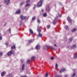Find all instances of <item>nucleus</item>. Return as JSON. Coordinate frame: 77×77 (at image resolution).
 Masks as SVG:
<instances>
[{
	"instance_id": "f257e3e1",
	"label": "nucleus",
	"mask_w": 77,
	"mask_h": 77,
	"mask_svg": "<svg viewBox=\"0 0 77 77\" xmlns=\"http://www.w3.org/2000/svg\"><path fill=\"white\" fill-rule=\"evenodd\" d=\"M41 27L40 26H37V31L39 33V34L38 35V37H42V34H41Z\"/></svg>"
},
{
	"instance_id": "f03ea898",
	"label": "nucleus",
	"mask_w": 77,
	"mask_h": 77,
	"mask_svg": "<svg viewBox=\"0 0 77 77\" xmlns=\"http://www.w3.org/2000/svg\"><path fill=\"white\" fill-rule=\"evenodd\" d=\"M42 5V0H40L37 4V7H41Z\"/></svg>"
},
{
	"instance_id": "7ed1b4c3",
	"label": "nucleus",
	"mask_w": 77,
	"mask_h": 77,
	"mask_svg": "<svg viewBox=\"0 0 77 77\" xmlns=\"http://www.w3.org/2000/svg\"><path fill=\"white\" fill-rule=\"evenodd\" d=\"M20 18L22 20H24L26 18V16H24L23 15H21L20 16Z\"/></svg>"
},
{
	"instance_id": "20e7f679",
	"label": "nucleus",
	"mask_w": 77,
	"mask_h": 77,
	"mask_svg": "<svg viewBox=\"0 0 77 77\" xmlns=\"http://www.w3.org/2000/svg\"><path fill=\"white\" fill-rule=\"evenodd\" d=\"M12 53H13V52H12V50H11L8 53L7 55L9 56H11V54H12Z\"/></svg>"
},
{
	"instance_id": "39448f33",
	"label": "nucleus",
	"mask_w": 77,
	"mask_h": 77,
	"mask_svg": "<svg viewBox=\"0 0 77 77\" xmlns=\"http://www.w3.org/2000/svg\"><path fill=\"white\" fill-rule=\"evenodd\" d=\"M66 71V69L65 68H62L60 70V73H62L63 72H64Z\"/></svg>"
},
{
	"instance_id": "423d86ee",
	"label": "nucleus",
	"mask_w": 77,
	"mask_h": 77,
	"mask_svg": "<svg viewBox=\"0 0 77 77\" xmlns=\"http://www.w3.org/2000/svg\"><path fill=\"white\" fill-rule=\"evenodd\" d=\"M9 2H10V0H5V5H8L9 3Z\"/></svg>"
},
{
	"instance_id": "0eeeda50",
	"label": "nucleus",
	"mask_w": 77,
	"mask_h": 77,
	"mask_svg": "<svg viewBox=\"0 0 77 77\" xmlns=\"http://www.w3.org/2000/svg\"><path fill=\"white\" fill-rule=\"evenodd\" d=\"M41 48V46H40V45H37L36 47H35V49L36 50H39Z\"/></svg>"
},
{
	"instance_id": "6e6552de",
	"label": "nucleus",
	"mask_w": 77,
	"mask_h": 77,
	"mask_svg": "<svg viewBox=\"0 0 77 77\" xmlns=\"http://www.w3.org/2000/svg\"><path fill=\"white\" fill-rule=\"evenodd\" d=\"M44 48L45 50H48V48H49V46L48 45L44 46Z\"/></svg>"
},
{
	"instance_id": "1a4fd4ad",
	"label": "nucleus",
	"mask_w": 77,
	"mask_h": 77,
	"mask_svg": "<svg viewBox=\"0 0 77 77\" xmlns=\"http://www.w3.org/2000/svg\"><path fill=\"white\" fill-rule=\"evenodd\" d=\"M6 74V72H3L1 73V76L2 77H3Z\"/></svg>"
},
{
	"instance_id": "9d476101",
	"label": "nucleus",
	"mask_w": 77,
	"mask_h": 77,
	"mask_svg": "<svg viewBox=\"0 0 77 77\" xmlns=\"http://www.w3.org/2000/svg\"><path fill=\"white\" fill-rule=\"evenodd\" d=\"M67 20H68L69 22V23H71V21H72V20H71V18H70V17H67Z\"/></svg>"
},
{
	"instance_id": "9b49d317",
	"label": "nucleus",
	"mask_w": 77,
	"mask_h": 77,
	"mask_svg": "<svg viewBox=\"0 0 77 77\" xmlns=\"http://www.w3.org/2000/svg\"><path fill=\"white\" fill-rule=\"evenodd\" d=\"M76 47H77L76 45H72V46L71 47V48H73V49H74V48H75Z\"/></svg>"
},
{
	"instance_id": "f8f14e48",
	"label": "nucleus",
	"mask_w": 77,
	"mask_h": 77,
	"mask_svg": "<svg viewBox=\"0 0 77 77\" xmlns=\"http://www.w3.org/2000/svg\"><path fill=\"white\" fill-rule=\"evenodd\" d=\"M25 66V65L23 64L22 66V71H24V67Z\"/></svg>"
},
{
	"instance_id": "ddd939ff",
	"label": "nucleus",
	"mask_w": 77,
	"mask_h": 77,
	"mask_svg": "<svg viewBox=\"0 0 77 77\" xmlns=\"http://www.w3.org/2000/svg\"><path fill=\"white\" fill-rule=\"evenodd\" d=\"M77 30V28H75L73 29L72 30V32H75Z\"/></svg>"
},
{
	"instance_id": "4468645a",
	"label": "nucleus",
	"mask_w": 77,
	"mask_h": 77,
	"mask_svg": "<svg viewBox=\"0 0 77 77\" xmlns=\"http://www.w3.org/2000/svg\"><path fill=\"white\" fill-rule=\"evenodd\" d=\"M56 23V18H55L54 20V21L53 22V24H55Z\"/></svg>"
},
{
	"instance_id": "2eb2a0df",
	"label": "nucleus",
	"mask_w": 77,
	"mask_h": 77,
	"mask_svg": "<svg viewBox=\"0 0 77 77\" xmlns=\"http://www.w3.org/2000/svg\"><path fill=\"white\" fill-rule=\"evenodd\" d=\"M29 30L31 34H32V35L33 34V31L32 29H29Z\"/></svg>"
},
{
	"instance_id": "dca6fc26",
	"label": "nucleus",
	"mask_w": 77,
	"mask_h": 77,
	"mask_svg": "<svg viewBox=\"0 0 77 77\" xmlns=\"http://www.w3.org/2000/svg\"><path fill=\"white\" fill-rule=\"evenodd\" d=\"M16 14H20V10H17L16 12Z\"/></svg>"
},
{
	"instance_id": "f3484780",
	"label": "nucleus",
	"mask_w": 77,
	"mask_h": 77,
	"mask_svg": "<svg viewBox=\"0 0 77 77\" xmlns=\"http://www.w3.org/2000/svg\"><path fill=\"white\" fill-rule=\"evenodd\" d=\"M37 22L38 23H41V20L39 18H37Z\"/></svg>"
},
{
	"instance_id": "a211bd4d",
	"label": "nucleus",
	"mask_w": 77,
	"mask_h": 77,
	"mask_svg": "<svg viewBox=\"0 0 77 77\" xmlns=\"http://www.w3.org/2000/svg\"><path fill=\"white\" fill-rule=\"evenodd\" d=\"M75 75H76V73H73V75H71V77H74L75 76Z\"/></svg>"
},
{
	"instance_id": "6ab92c4d",
	"label": "nucleus",
	"mask_w": 77,
	"mask_h": 77,
	"mask_svg": "<svg viewBox=\"0 0 77 77\" xmlns=\"http://www.w3.org/2000/svg\"><path fill=\"white\" fill-rule=\"evenodd\" d=\"M34 41V40H31L29 41L28 43L29 44H30V43H32V42Z\"/></svg>"
},
{
	"instance_id": "aec40b11",
	"label": "nucleus",
	"mask_w": 77,
	"mask_h": 77,
	"mask_svg": "<svg viewBox=\"0 0 77 77\" xmlns=\"http://www.w3.org/2000/svg\"><path fill=\"white\" fill-rule=\"evenodd\" d=\"M15 45H13L11 47V48L12 49H15Z\"/></svg>"
},
{
	"instance_id": "412c9836",
	"label": "nucleus",
	"mask_w": 77,
	"mask_h": 77,
	"mask_svg": "<svg viewBox=\"0 0 77 77\" xmlns=\"http://www.w3.org/2000/svg\"><path fill=\"white\" fill-rule=\"evenodd\" d=\"M46 9L47 11H48L50 9V7H49V6L48 5L46 7Z\"/></svg>"
},
{
	"instance_id": "4be33fe9",
	"label": "nucleus",
	"mask_w": 77,
	"mask_h": 77,
	"mask_svg": "<svg viewBox=\"0 0 77 77\" xmlns=\"http://www.w3.org/2000/svg\"><path fill=\"white\" fill-rule=\"evenodd\" d=\"M72 40V38H70L69 39V42H71Z\"/></svg>"
},
{
	"instance_id": "5701e85b",
	"label": "nucleus",
	"mask_w": 77,
	"mask_h": 77,
	"mask_svg": "<svg viewBox=\"0 0 77 77\" xmlns=\"http://www.w3.org/2000/svg\"><path fill=\"white\" fill-rule=\"evenodd\" d=\"M50 48H51V49H52L54 50H56V49H55V48H53L52 46H50Z\"/></svg>"
},
{
	"instance_id": "b1692460",
	"label": "nucleus",
	"mask_w": 77,
	"mask_h": 77,
	"mask_svg": "<svg viewBox=\"0 0 77 77\" xmlns=\"http://www.w3.org/2000/svg\"><path fill=\"white\" fill-rule=\"evenodd\" d=\"M30 60H28L26 61V63H30Z\"/></svg>"
},
{
	"instance_id": "393cba45",
	"label": "nucleus",
	"mask_w": 77,
	"mask_h": 77,
	"mask_svg": "<svg viewBox=\"0 0 77 77\" xmlns=\"http://www.w3.org/2000/svg\"><path fill=\"white\" fill-rule=\"evenodd\" d=\"M55 68L56 69H57V68H58V64L57 63H56L55 65Z\"/></svg>"
},
{
	"instance_id": "a878e982",
	"label": "nucleus",
	"mask_w": 77,
	"mask_h": 77,
	"mask_svg": "<svg viewBox=\"0 0 77 77\" xmlns=\"http://www.w3.org/2000/svg\"><path fill=\"white\" fill-rule=\"evenodd\" d=\"M25 3V2H22L20 4V6H22V5H24V4Z\"/></svg>"
},
{
	"instance_id": "bb28decb",
	"label": "nucleus",
	"mask_w": 77,
	"mask_h": 77,
	"mask_svg": "<svg viewBox=\"0 0 77 77\" xmlns=\"http://www.w3.org/2000/svg\"><path fill=\"white\" fill-rule=\"evenodd\" d=\"M6 77H13V76H12V75H11V74H9L8 75H7Z\"/></svg>"
},
{
	"instance_id": "cd10ccee",
	"label": "nucleus",
	"mask_w": 77,
	"mask_h": 77,
	"mask_svg": "<svg viewBox=\"0 0 77 77\" xmlns=\"http://www.w3.org/2000/svg\"><path fill=\"white\" fill-rule=\"evenodd\" d=\"M25 7H27V6H29L30 7V4H27L25 5Z\"/></svg>"
},
{
	"instance_id": "c85d7f7f",
	"label": "nucleus",
	"mask_w": 77,
	"mask_h": 77,
	"mask_svg": "<svg viewBox=\"0 0 77 77\" xmlns=\"http://www.w3.org/2000/svg\"><path fill=\"white\" fill-rule=\"evenodd\" d=\"M35 19H36V17L35 16H34L32 18V20H35Z\"/></svg>"
},
{
	"instance_id": "c756f323",
	"label": "nucleus",
	"mask_w": 77,
	"mask_h": 77,
	"mask_svg": "<svg viewBox=\"0 0 77 77\" xmlns=\"http://www.w3.org/2000/svg\"><path fill=\"white\" fill-rule=\"evenodd\" d=\"M43 17H45L47 16V14H46V13H44L43 14Z\"/></svg>"
},
{
	"instance_id": "7c9ffc66",
	"label": "nucleus",
	"mask_w": 77,
	"mask_h": 77,
	"mask_svg": "<svg viewBox=\"0 0 77 77\" xmlns=\"http://www.w3.org/2000/svg\"><path fill=\"white\" fill-rule=\"evenodd\" d=\"M65 28L66 29H68V26H65Z\"/></svg>"
},
{
	"instance_id": "2f4dec72",
	"label": "nucleus",
	"mask_w": 77,
	"mask_h": 77,
	"mask_svg": "<svg viewBox=\"0 0 77 77\" xmlns=\"http://www.w3.org/2000/svg\"><path fill=\"white\" fill-rule=\"evenodd\" d=\"M8 31H9V33H11V28H10L8 29Z\"/></svg>"
},
{
	"instance_id": "473e14b6",
	"label": "nucleus",
	"mask_w": 77,
	"mask_h": 77,
	"mask_svg": "<svg viewBox=\"0 0 77 77\" xmlns=\"http://www.w3.org/2000/svg\"><path fill=\"white\" fill-rule=\"evenodd\" d=\"M31 59L32 60H35V57H32Z\"/></svg>"
},
{
	"instance_id": "72a5a7b5",
	"label": "nucleus",
	"mask_w": 77,
	"mask_h": 77,
	"mask_svg": "<svg viewBox=\"0 0 77 77\" xmlns=\"http://www.w3.org/2000/svg\"><path fill=\"white\" fill-rule=\"evenodd\" d=\"M20 61L21 63H23L24 62V60L23 59H21Z\"/></svg>"
},
{
	"instance_id": "f704fd0d",
	"label": "nucleus",
	"mask_w": 77,
	"mask_h": 77,
	"mask_svg": "<svg viewBox=\"0 0 77 77\" xmlns=\"http://www.w3.org/2000/svg\"><path fill=\"white\" fill-rule=\"evenodd\" d=\"M30 2V0H28L26 1V3H29Z\"/></svg>"
},
{
	"instance_id": "c9c22d12",
	"label": "nucleus",
	"mask_w": 77,
	"mask_h": 77,
	"mask_svg": "<svg viewBox=\"0 0 77 77\" xmlns=\"http://www.w3.org/2000/svg\"><path fill=\"white\" fill-rule=\"evenodd\" d=\"M45 77H48V74H47V73H46L45 76Z\"/></svg>"
},
{
	"instance_id": "e433bc0d",
	"label": "nucleus",
	"mask_w": 77,
	"mask_h": 77,
	"mask_svg": "<svg viewBox=\"0 0 77 77\" xmlns=\"http://www.w3.org/2000/svg\"><path fill=\"white\" fill-rule=\"evenodd\" d=\"M3 56V53L2 52L0 53V56Z\"/></svg>"
},
{
	"instance_id": "4c0bfd02",
	"label": "nucleus",
	"mask_w": 77,
	"mask_h": 77,
	"mask_svg": "<svg viewBox=\"0 0 77 77\" xmlns=\"http://www.w3.org/2000/svg\"><path fill=\"white\" fill-rule=\"evenodd\" d=\"M50 27V25H48L47 26V28H48V29H49Z\"/></svg>"
},
{
	"instance_id": "58836bf2",
	"label": "nucleus",
	"mask_w": 77,
	"mask_h": 77,
	"mask_svg": "<svg viewBox=\"0 0 77 77\" xmlns=\"http://www.w3.org/2000/svg\"><path fill=\"white\" fill-rule=\"evenodd\" d=\"M36 7V5H35L34 7L33 8V9H35V8Z\"/></svg>"
},
{
	"instance_id": "ea45409f",
	"label": "nucleus",
	"mask_w": 77,
	"mask_h": 77,
	"mask_svg": "<svg viewBox=\"0 0 77 77\" xmlns=\"http://www.w3.org/2000/svg\"><path fill=\"white\" fill-rule=\"evenodd\" d=\"M0 39L1 40H2V36H1L0 34Z\"/></svg>"
},
{
	"instance_id": "a19ab883",
	"label": "nucleus",
	"mask_w": 77,
	"mask_h": 77,
	"mask_svg": "<svg viewBox=\"0 0 77 77\" xmlns=\"http://www.w3.org/2000/svg\"><path fill=\"white\" fill-rule=\"evenodd\" d=\"M51 60H54V57H51Z\"/></svg>"
},
{
	"instance_id": "79ce46f5",
	"label": "nucleus",
	"mask_w": 77,
	"mask_h": 77,
	"mask_svg": "<svg viewBox=\"0 0 77 77\" xmlns=\"http://www.w3.org/2000/svg\"><path fill=\"white\" fill-rule=\"evenodd\" d=\"M59 17H62V15L61 14H59Z\"/></svg>"
},
{
	"instance_id": "37998d69",
	"label": "nucleus",
	"mask_w": 77,
	"mask_h": 77,
	"mask_svg": "<svg viewBox=\"0 0 77 77\" xmlns=\"http://www.w3.org/2000/svg\"><path fill=\"white\" fill-rule=\"evenodd\" d=\"M68 77V75H65L64 76V77Z\"/></svg>"
},
{
	"instance_id": "c03bdc74",
	"label": "nucleus",
	"mask_w": 77,
	"mask_h": 77,
	"mask_svg": "<svg viewBox=\"0 0 77 77\" xmlns=\"http://www.w3.org/2000/svg\"><path fill=\"white\" fill-rule=\"evenodd\" d=\"M5 44L6 45V46H7V45H8V44L6 43H5Z\"/></svg>"
},
{
	"instance_id": "a18cd8bd",
	"label": "nucleus",
	"mask_w": 77,
	"mask_h": 77,
	"mask_svg": "<svg viewBox=\"0 0 77 77\" xmlns=\"http://www.w3.org/2000/svg\"><path fill=\"white\" fill-rule=\"evenodd\" d=\"M21 77H27L26 76H21Z\"/></svg>"
},
{
	"instance_id": "49530a36",
	"label": "nucleus",
	"mask_w": 77,
	"mask_h": 77,
	"mask_svg": "<svg viewBox=\"0 0 77 77\" xmlns=\"http://www.w3.org/2000/svg\"><path fill=\"white\" fill-rule=\"evenodd\" d=\"M42 12H44V9H42Z\"/></svg>"
},
{
	"instance_id": "de8ad7c7",
	"label": "nucleus",
	"mask_w": 77,
	"mask_h": 77,
	"mask_svg": "<svg viewBox=\"0 0 77 77\" xmlns=\"http://www.w3.org/2000/svg\"><path fill=\"white\" fill-rule=\"evenodd\" d=\"M54 46H55V47H56V46H57V45H56V44H54Z\"/></svg>"
},
{
	"instance_id": "09e8293b",
	"label": "nucleus",
	"mask_w": 77,
	"mask_h": 77,
	"mask_svg": "<svg viewBox=\"0 0 77 77\" xmlns=\"http://www.w3.org/2000/svg\"><path fill=\"white\" fill-rule=\"evenodd\" d=\"M73 71H75V69H74L73 70Z\"/></svg>"
},
{
	"instance_id": "8fccbe9b",
	"label": "nucleus",
	"mask_w": 77,
	"mask_h": 77,
	"mask_svg": "<svg viewBox=\"0 0 77 77\" xmlns=\"http://www.w3.org/2000/svg\"><path fill=\"white\" fill-rule=\"evenodd\" d=\"M69 48V47L68 46H67V48Z\"/></svg>"
},
{
	"instance_id": "3c124183",
	"label": "nucleus",
	"mask_w": 77,
	"mask_h": 77,
	"mask_svg": "<svg viewBox=\"0 0 77 77\" xmlns=\"http://www.w3.org/2000/svg\"><path fill=\"white\" fill-rule=\"evenodd\" d=\"M45 28V30H46V29H45V27L44 28Z\"/></svg>"
},
{
	"instance_id": "603ef678",
	"label": "nucleus",
	"mask_w": 77,
	"mask_h": 77,
	"mask_svg": "<svg viewBox=\"0 0 77 77\" xmlns=\"http://www.w3.org/2000/svg\"><path fill=\"white\" fill-rule=\"evenodd\" d=\"M22 23L21 24H20V26H21V25H22Z\"/></svg>"
},
{
	"instance_id": "864d4df0",
	"label": "nucleus",
	"mask_w": 77,
	"mask_h": 77,
	"mask_svg": "<svg viewBox=\"0 0 77 77\" xmlns=\"http://www.w3.org/2000/svg\"><path fill=\"white\" fill-rule=\"evenodd\" d=\"M6 24L5 23V25L6 26Z\"/></svg>"
},
{
	"instance_id": "5fc2aeb1",
	"label": "nucleus",
	"mask_w": 77,
	"mask_h": 77,
	"mask_svg": "<svg viewBox=\"0 0 77 77\" xmlns=\"http://www.w3.org/2000/svg\"><path fill=\"white\" fill-rule=\"evenodd\" d=\"M20 12H21V11H20Z\"/></svg>"
},
{
	"instance_id": "6e6d98bb",
	"label": "nucleus",
	"mask_w": 77,
	"mask_h": 77,
	"mask_svg": "<svg viewBox=\"0 0 77 77\" xmlns=\"http://www.w3.org/2000/svg\"><path fill=\"white\" fill-rule=\"evenodd\" d=\"M75 77H77V75H76Z\"/></svg>"
},
{
	"instance_id": "4d7b16f0",
	"label": "nucleus",
	"mask_w": 77,
	"mask_h": 77,
	"mask_svg": "<svg viewBox=\"0 0 77 77\" xmlns=\"http://www.w3.org/2000/svg\"><path fill=\"white\" fill-rule=\"evenodd\" d=\"M0 6H1L0 5Z\"/></svg>"
},
{
	"instance_id": "13d9d810",
	"label": "nucleus",
	"mask_w": 77,
	"mask_h": 77,
	"mask_svg": "<svg viewBox=\"0 0 77 77\" xmlns=\"http://www.w3.org/2000/svg\"><path fill=\"white\" fill-rule=\"evenodd\" d=\"M16 77H17V76H16Z\"/></svg>"
}]
</instances>
